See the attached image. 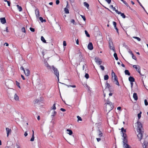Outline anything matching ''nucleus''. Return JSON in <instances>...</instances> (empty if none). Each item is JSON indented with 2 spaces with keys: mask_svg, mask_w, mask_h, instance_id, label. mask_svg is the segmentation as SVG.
<instances>
[{
  "mask_svg": "<svg viewBox=\"0 0 148 148\" xmlns=\"http://www.w3.org/2000/svg\"><path fill=\"white\" fill-rule=\"evenodd\" d=\"M141 114L142 112L140 111V113L138 114V120L137 122V131L139 133L138 134L137 137L138 138L140 139V141L143 138V125L139 121V119L141 117Z\"/></svg>",
  "mask_w": 148,
  "mask_h": 148,
  "instance_id": "nucleus-1",
  "label": "nucleus"
},
{
  "mask_svg": "<svg viewBox=\"0 0 148 148\" xmlns=\"http://www.w3.org/2000/svg\"><path fill=\"white\" fill-rule=\"evenodd\" d=\"M52 70L53 71L54 74L58 78V81H59V72L58 70V69L55 67L53 66L51 68V71H52Z\"/></svg>",
  "mask_w": 148,
  "mask_h": 148,
  "instance_id": "nucleus-2",
  "label": "nucleus"
},
{
  "mask_svg": "<svg viewBox=\"0 0 148 148\" xmlns=\"http://www.w3.org/2000/svg\"><path fill=\"white\" fill-rule=\"evenodd\" d=\"M148 136L144 138V142L142 144L143 148H147L148 147Z\"/></svg>",
  "mask_w": 148,
  "mask_h": 148,
  "instance_id": "nucleus-3",
  "label": "nucleus"
},
{
  "mask_svg": "<svg viewBox=\"0 0 148 148\" xmlns=\"http://www.w3.org/2000/svg\"><path fill=\"white\" fill-rule=\"evenodd\" d=\"M134 68L136 69V71L139 73L141 76H144V75L142 74L140 72V68L139 66L136 65H133V66Z\"/></svg>",
  "mask_w": 148,
  "mask_h": 148,
  "instance_id": "nucleus-4",
  "label": "nucleus"
},
{
  "mask_svg": "<svg viewBox=\"0 0 148 148\" xmlns=\"http://www.w3.org/2000/svg\"><path fill=\"white\" fill-rule=\"evenodd\" d=\"M79 62H85L86 61L85 58L82 55V53L79 52Z\"/></svg>",
  "mask_w": 148,
  "mask_h": 148,
  "instance_id": "nucleus-5",
  "label": "nucleus"
},
{
  "mask_svg": "<svg viewBox=\"0 0 148 148\" xmlns=\"http://www.w3.org/2000/svg\"><path fill=\"white\" fill-rule=\"evenodd\" d=\"M123 147L124 148H131V147L127 144V140L123 141Z\"/></svg>",
  "mask_w": 148,
  "mask_h": 148,
  "instance_id": "nucleus-6",
  "label": "nucleus"
},
{
  "mask_svg": "<svg viewBox=\"0 0 148 148\" xmlns=\"http://www.w3.org/2000/svg\"><path fill=\"white\" fill-rule=\"evenodd\" d=\"M106 103L107 104L109 105L110 107V110L109 111V112L110 111V110H112L114 108V106L113 104H112V103L109 101L108 100H107Z\"/></svg>",
  "mask_w": 148,
  "mask_h": 148,
  "instance_id": "nucleus-7",
  "label": "nucleus"
},
{
  "mask_svg": "<svg viewBox=\"0 0 148 148\" xmlns=\"http://www.w3.org/2000/svg\"><path fill=\"white\" fill-rule=\"evenodd\" d=\"M95 60L96 63L98 65L101 64L102 62L101 59L98 57H95Z\"/></svg>",
  "mask_w": 148,
  "mask_h": 148,
  "instance_id": "nucleus-8",
  "label": "nucleus"
},
{
  "mask_svg": "<svg viewBox=\"0 0 148 148\" xmlns=\"http://www.w3.org/2000/svg\"><path fill=\"white\" fill-rule=\"evenodd\" d=\"M88 49L90 50H92L93 48L92 44V42H90L88 45Z\"/></svg>",
  "mask_w": 148,
  "mask_h": 148,
  "instance_id": "nucleus-9",
  "label": "nucleus"
},
{
  "mask_svg": "<svg viewBox=\"0 0 148 148\" xmlns=\"http://www.w3.org/2000/svg\"><path fill=\"white\" fill-rule=\"evenodd\" d=\"M6 130L7 132V136L8 137L9 136V134L10 133H11V130L10 129H9L8 127H6Z\"/></svg>",
  "mask_w": 148,
  "mask_h": 148,
  "instance_id": "nucleus-10",
  "label": "nucleus"
},
{
  "mask_svg": "<svg viewBox=\"0 0 148 148\" xmlns=\"http://www.w3.org/2000/svg\"><path fill=\"white\" fill-rule=\"evenodd\" d=\"M25 75L27 76H29L30 75V71L28 69H26L25 71V72H24Z\"/></svg>",
  "mask_w": 148,
  "mask_h": 148,
  "instance_id": "nucleus-11",
  "label": "nucleus"
},
{
  "mask_svg": "<svg viewBox=\"0 0 148 148\" xmlns=\"http://www.w3.org/2000/svg\"><path fill=\"white\" fill-rule=\"evenodd\" d=\"M35 13L36 18H39L40 16L39 12L38 9H36L35 10Z\"/></svg>",
  "mask_w": 148,
  "mask_h": 148,
  "instance_id": "nucleus-12",
  "label": "nucleus"
},
{
  "mask_svg": "<svg viewBox=\"0 0 148 148\" xmlns=\"http://www.w3.org/2000/svg\"><path fill=\"white\" fill-rule=\"evenodd\" d=\"M0 20L1 23L3 24H4L6 23V20L5 17L0 18Z\"/></svg>",
  "mask_w": 148,
  "mask_h": 148,
  "instance_id": "nucleus-13",
  "label": "nucleus"
},
{
  "mask_svg": "<svg viewBox=\"0 0 148 148\" xmlns=\"http://www.w3.org/2000/svg\"><path fill=\"white\" fill-rule=\"evenodd\" d=\"M45 66L47 67V69L51 70L52 67L49 65L47 62H45Z\"/></svg>",
  "mask_w": 148,
  "mask_h": 148,
  "instance_id": "nucleus-14",
  "label": "nucleus"
},
{
  "mask_svg": "<svg viewBox=\"0 0 148 148\" xmlns=\"http://www.w3.org/2000/svg\"><path fill=\"white\" fill-rule=\"evenodd\" d=\"M122 133V137H123L122 140H123V142L124 141V140H125V141H126V140H127V139L126 138V137L127 136L126 134L125 133Z\"/></svg>",
  "mask_w": 148,
  "mask_h": 148,
  "instance_id": "nucleus-15",
  "label": "nucleus"
},
{
  "mask_svg": "<svg viewBox=\"0 0 148 148\" xmlns=\"http://www.w3.org/2000/svg\"><path fill=\"white\" fill-rule=\"evenodd\" d=\"M128 79L130 82H134L135 81V79L132 76H130L128 78Z\"/></svg>",
  "mask_w": 148,
  "mask_h": 148,
  "instance_id": "nucleus-16",
  "label": "nucleus"
},
{
  "mask_svg": "<svg viewBox=\"0 0 148 148\" xmlns=\"http://www.w3.org/2000/svg\"><path fill=\"white\" fill-rule=\"evenodd\" d=\"M133 97L134 100L136 101L138 99L137 95L136 93H134L133 95Z\"/></svg>",
  "mask_w": 148,
  "mask_h": 148,
  "instance_id": "nucleus-17",
  "label": "nucleus"
},
{
  "mask_svg": "<svg viewBox=\"0 0 148 148\" xmlns=\"http://www.w3.org/2000/svg\"><path fill=\"white\" fill-rule=\"evenodd\" d=\"M98 136L99 137H101L103 135V134L101 132V131L99 129L98 130Z\"/></svg>",
  "mask_w": 148,
  "mask_h": 148,
  "instance_id": "nucleus-18",
  "label": "nucleus"
},
{
  "mask_svg": "<svg viewBox=\"0 0 148 148\" xmlns=\"http://www.w3.org/2000/svg\"><path fill=\"white\" fill-rule=\"evenodd\" d=\"M113 73H114V81H115L118 80V77H117V76H116V75L115 74V73L112 70V75H113Z\"/></svg>",
  "mask_w": 148,
  "mask_h": 148,
  "instance_id": "nucleus-19",
  "label": "nucleus"
},
{
  "mask_svg": "<svg viewBox=\"0 0 148 148\" xmlns=\"http://www.w3.org/2000/svg\"><path fill=\"white\" fill-rule=\"evenodd\" d=\"M137 1L138 2V3L143 8V10H144V11H145V12L147 13V14H148V13H147V11H146V10H145V8H144L143 7V6L142 5V4L140 2V1H139V0H137Z\"/></svg>",
  "mask_w": 148,
  "mask_h": 148,
  "instance_id": "nucleus-20",
  "label": "nucleus"
},
{
  "mask_svg": "<svg viewBox=\"0 0 148 148\" xmlns=\"http://www.w3.org/2000/svg\"><path fill=\"white\" fill-rule=\"evenodd\" d=\"M110 87V84L107 82L106 83L105 88L109 89Z\"/></svg>",
  "mask_w": 148,
  "mask_h": 148,
  "instance_id": "nucleus-21",
  "label": "nucleus"
},
{
  "mask_svg": "<svg viewBox=\"0 0 148 148\" xmlns=\"http://www.w3.org/2000/svg\"><path fill=\"white\" fill-rule=\"evenodd\" d=\"M16 6L19 12H21L22 10V8L21 6H19L18 5H16Z\"/></svg>",
  "mask_w": 148,
  "mask_h": 148,
  "instance_id": "nucleus-22",
  "label": "nucleus"
},
{
  "mask_svg": "<svg viewBox=\"0 0 148 148\" xmlns=\"http://www.w3.org/2000/svg\"><path fill=\"white\" fill-rule=\"evenodd\" d=\"M125 73L126 75H130V73L129 71L127 70H125Z\"/></svg>",
  "mask_w": 148,
  "mask_h": 148,
  "instance_id": "nucleus-23",
  "label": "nucleus"
},
{
  "mask_svg": "<svg viewBox=\"0 0 148 148\" xmlns=\"http://www.w3.org/2000/svg\"><path fill=\"white\" fill-rule=\"evenodd\" d=\"M84 4L85 6L88 9L89 7V4L86 2H84Z\"/></svg>",
  "mask_w": 148,
  "mask_h": 148,
  "instance_id": "nucleus-24",
  "label": "nucleus"
},
{
  "mask_svg": "<svg viewBox=\"0 0 148 148\" xmlns=\"http://www.w3.org/2000/svg\"><path fill=\"white\" fill-rule=\"evenodd\" d=\"M66 131L67 132H69L68 133L70 135H71L72 134H73V132L71 130H70V129H67L66 130Z\"/></svg>",
  "mask_w": 148,
  "mask_h": 148,
  "instance_id": "nucleus-25",
  "label": "nucleus"
},
{
  "mask_svg": "<svg viewBox=\"0 0 148 148\" xmlns=\"http://www.w3.org/2000/svg\"><path fill=\"white\" fill-rule=\"evenodd\" d=\"M14 99L15 100L17 101L19 99V97L16 94H15L14 95Z\"/></svg>",
  "mask_w": 148,
  "mask_h": 148,
  "instance_id": "nucleus-26",
  "label": "nucleus"
},
{
  "mask_svg": "<svg viewBox=\"0 0 148 148\" xmlns=\"http://www.w3.org/2000/svg\"><path fill=\"white\" fill-rule=\"evenodd\" d=\"M109 46L110 48V49H111L114 52H115V48L114 47H112V48H111V47H112L111 44H110V42H109Z\"/></svg>",
  "mask_w": 148,
  "mask_h": 148,
  "instance_id": "nucleus-27",
  "label": "nucleus"
},
{
  "mask_svg": "<svg viewBox=\"0 0 148 148\" xmlns=\"http://www.w3.org/2000/svg\"><path fill=\"white\" fill-rule=\"evenodd\" d=\"M64 11L65 13L66 14H69V10L67 8H64Z\"/></svg>",
  "mask_w": 148,
  "mask_h": 148,
  "instance_id": "nucleus-28",
  "label": "nucleus"
},
{
  "mask_svg": "<svg viewBox=\"0 0 148 148\" xmlns=\"http://www.w3.org/2000/svg\"><path fill=\"white\" fill-rule=\"evenodd\" d=\"M114 56L116 60H118V58L117 57V53L115 52L114 54Z\"/></svg>",
  "mask_w": 148,
  "mask_h": 148,
  "instance_id": "nucleus-29",
  "label": "nucleus"
},
{
  "mask_svg": "<svg viewBox=\"0 0 148 148\" xmlns=\"http://www.w3.org/2000/svg\"><path fill=\"white\" fill-rule=\"evenodd\" d=\"M39 19L41 21L42 23H43V22H46V20L45 19L44 20L43 18L41 17H39Z\"/></svg>",
  "mask_w": 148,
  "mask_h": 148,
  "instance_id": "nucleus-30",
  "label": "nucleus"
},
{
  "mask_svg": "<svg viewBox=\"0 0 148 148\" xmlns=\"http://www.w3.org/2000/svg\"><path fill=\"white\" fill-rule=\"evenodd\" d=\"M109 79V76L108 75H104V80H107Z\"/></svg>",
  "mask_w": 148,
  "mask_h": 148,
  "instance_id": "nucleus-31",
  "label": "nucleus"
},
{
  "mask_svg": "<svg viewBox=\"0 0 148 148\" xmlns=\"http://www.w3.org/2000/svg\"><path fill=\"white\" fill-rule=\"evenodd\" d=\"M41 41L44 43H46V41L45 40V38H44V37L42 36L41 37Z\"/></svg>",
  "mask_w": 148,
  "mask_h": 148,
  "instance_id": "nucleus-32",
  "label": "nucleus"
},
{
  "mask_svg": "<svg viewBox=\"0 0 148 148\" xmlns=\"http://www.w3.org/2000/svg\"><path fill=\"white\" fill-rule=\"evenodd\" d=\"M34 140V134H32V137L30 139V141H33Z\"/></svg>",
  "mask_w": 148,
  "mask_h": 148,
  "instance_id": "nucleus-33",
  "label": "nucleus"
},
{
  "mask_svg": "<svg viewBox=\"0 0 148 148\" xmlns=\"http://www.w3.org/2000/svg\"><path fill=\"white\" fill-rule=\"evenodd\" d=\"M121 132L122 133H124L126 132V130L125 129H124L123 127H122L121 129Z\"/></svg>",
  "mask_w": 148,
  "mask_h": 148,
  "instance_id": "nucleus-34",
  "label": "nucleus"
},
{
  "mask_svg": "<svg viewBox=\"0 0 148 148\" xmlns=\"http://www.w3.org/2000/svg\"><path fill=\"white\" fill-rule=\"evenodd\" d=\"M123 47H125V48L127 50H128V49H129L128 46H127V45H126L125 43H124L123 44Z\"/></svg>",
  "mask_w": 148,
  "mask_h": 148,
  "instance_id": "nucleus-35",
  "label": "nucleus"
},
{
  "mask_svg": "<svg viewBox=\"0 0 148 148\" xmlns=\"http://www.w3.org/2000/svg\"><path fill=\"white\" fill-rule=\"evenodd\" d=\"M85 33L87 37H90L89 34L88 33V32L86 30H85Z\"/></svg>",
  "mask_w": 148,
  "mask_h": 148,
  "instance_id": "nucleus-36",
  "label": "nucleus"
},
{
  "mask_svg": "<svg viewBox=\"0 0 148 148\" xmlns=\"http://www.w3.org/2000/svg\"><path fill=\"white\" fill-rule=\"evenodd\" d=\"M56 103H54L52 107L51 108L52 109H53L54 110H56Z\"/></svg>",
  "mask_w": 148,
  "mask_h": 148,
  "instance_id": "nucleus-37",
  "label": "nucleus"
},
{
  "mask_svg": "<svg viewBox=\"0 0 148 148\" xmlns=\"http://www.w3.org/2000/svg\"><path fill=\"white\" fill-rule=\"evenodd\" d=\"M16 82L17 86L19 88H21V87L20 86V83L17 81H16Z\"/></svg>",
  "mask_w": 148,
  "mask_h": 148,
  "instance_id": "nucleus-38",
  "label": "nucleus"
},
{
  "mask_svg": "<svg viewBox=\"0 0 148 148\" xmlns=\"http://www.w3.org/2000/svg\"><path fill=\"white\" fill-rule=\"evenodd\" d=\"M133 38L136 39L139 41L141 40L140 38L138 37H133Z\"/></svg>",
  "mask_w": 148,
  "mask_h": 148,
  "instance_id": "nucleus-39",
  "label": "nucleus"
},
{
  "mask_svg": "<svg viewBox=\"0 0 148 148\" xmlns=\"http://www.w3.org/2000/svg\"><path fill=\"white\" fill-rule=\"evenodd\" d=\"M77 121H82V118L79 116H77Z\"/></svg>",
  "mask_w": 148,
  "mask_h": 148,
  "instance_id": "nucleus-40",
  "label": "nucleus"
},
{
  "mask_svg": "<svg viewBox=\"0 0 148 148\" xmlns=\"http://www.w3.org/2000/svg\"><path fill=\"white\" fill-rule=\"evenodd\" d=\"M85 77L86 79H88L89 77V75L87 73H86L85 75Z\"/></svg>",
  "mask_w": 148,
  "mask_h": 148,
  "instance_id": "nucleus-41",
  "label": "nucleus"
},
{
  "mask_svg": "<svg viewBox=\"0 0 148 148\" xmlns=\"http://www.w3.org/2000/svg\"><path fill=\"white\" fill-rule=\"evenodd\" d=\"M21 31L25 33V32H26L25 29L24 27H22L21 28Z\"/></svg>",
  "mask_w": 148,
  "mask_h": 148,
  "instance_id": "nucleus-42",
  "label": "nucleus"
},
{
  "mask_svg": "<svg viewBox=\"0 0 148 148\" xmlns=\"http://www.w3.org/2000/svg\"><path fill=\"white\" fill-rule=\"evenodd\" d=\"M113 25L114 26V28H116V23L115 21H113Z\"/></svg>",
  "mask_w": 148,
  "mask_h": 148,
  "instance_id": "nucleus-43",
  "label": "nucleus"
},
{
  "mask_svg": "<svg viewBox=\"0 0 148 148\" xmlns=\"http://www.w3.org/2000/svg\"><path fill=\"white\" fill-rule=\"evenodd\" d=\"M144 102L145 105L146 106H147L148 105V102H147V99H145L144 100Z\"/></svg>",
  "mask_w": 148,
  "mask_h": 148,
  "instance_id": "nucleus-44",
  "label": "nucleus"
},
{
  "mask_svg": "<svg viewBox=\"0 0 148 148\" xmlns=\"http://www.w3.org/2000/svg\"><path fill=\"white\" fill-rule=\"evenodd\" d=\"M121 16L123 18H125L126 17V16L125 15V14L123 13H122L121 14Z\"/></svg>",
  "mask_w": 148,
  "mask_h": 148,
  "instance_id": "nucleus-45",
  "label": "nucleus"
},
{
  "mask_svg": "<svg viewBox=\"0 0 148 148\" xmlns=\"http://www.w3.org/2000/svg\"><path fill=\"white\" fill-rule=\"evenodd\" d=\"M80 16H81L82 18L83 19V20H84V21H85L86 20V18L84 16L80 15Z\"/></svg>",
  "mask_w": 148,
  "mask_h": 148,
  "instance_id": "nucleus-46",
  "label": "nucleus"
},
{
  "mask_svg": "<svg viewBox=\"0 0 148 148\" xmlns=\"http://www.w3.org/2000/svg\"><path fill=\"white\" fill-rule=\"evenodd\" d=\"M114 82H115V84L117 85L118 86H119V82H118V80H117L116 81H114Z\"/></svg>",
  "mask_w": 148,
  "mask_h": 148,
  "instance_id": "nucleus-47",
  "label": "nucleus"
},
{
  "mask_svg": "<svg viewBox=\"0 0 148 148\" xmlns=\"http://www.w3.org/2000/svg\"><path fill=\"white\" fill-rule=\"evenodd\" d=\"M29 29L32 32H34L35 31V29L33 28L30 27L29 28Z\"/></svg>",
  "mask_w": 148,
  "mask_h": 148,
  "instance_id": "nucleus-48",
  "label": "nucleus"
},
{
  "mask_svg": "<svg viewBox=\"0 0 148 148\" xmlns=\"http://www.w3.org/2000/svg\"><path fill=\"white\" fill-rule=\"evenodd\" d=\"M100 67L102 71H103L104 70L105 68L103 66L101 65L100 66Z\"/></svg>",
  "mask_w": 148,
  "mask_h": 148,
  "instance_id": "nucleus-49",
  "label": "nucleus"
},
{
  "mask_svg": "<svg viewBox=\"0 0 148 148\" xmlns=\"http://www.w3.org/2000/svg\"><path fill=\"white\" fill-rule=\"evenodd\" d=\"M56 112L55 111H54L53 113V114L51 115V116H54L56 114Z\"/></svg>",
  "mask_w": 148,
  "mask_h": 148,
  "instance_id": "nucleus-50",
  "label": "nucleus"
},
{
  "mask_svg": "<svg viewBox=\"0 0 148 148\" xmlns=\"http://www.w3.org/2000/svg\"><path fill=\"white\" fill-rule=\"evenodd\" d=\"M122 2L124 4H125L127 7H128L129 6L128 4H127V3L124 0Z\"/></svg>",
  "mask_w": 148,
  "mask_h": 148,
  "instance_id": "nucleus-51",
  "label": "nucleus"
},
{
  "mask_svg": "<svg viewBox=\"0 0 148 148\" xmlns=\"http://www.w3.org/2000/svg\"><path fill=\"white\" fill-rule=\"evenodd\" d=\"M20 69L21 70H23V71L24 72H25V70L24 69V68L23 66H21L20 67Z\"/></svg>",
  "mask_w": 148,
  "mask_h": 148,
  "instance_id": "nucleus-52",
  "label": "nucleus"
},
{
  "mask_svg": "<svg viewBox=\"0 0 148 148\" xmlns=\"http://www.w3.org/2000/svg\"><path fill=\"white\" fill-rule=\"evenodd\" d=\"M105 0L109 4H110L111 3V0Z\"/></svg>",
  "mask_w": 148,
  "mask_h": 148,
  "instance_id": "nucleus-53",
  "label": "nucleus"
},
{
  "mask_svg": "<svg viewBox=\"0 0 148 148\" xmlns=\"http://www.w3.org/2000/svg\"><path fill=\"white\" fill-rule=\"evenodd\" d=\"M63 45L64 46H66V43L65 41L63 42Z\"/></svg>",
  "mask_w": 148,
  "mask_h": 148,
  "instance_id": "nucleus-54",
  "label": "nucleus"
},
{
  "mask_svg": "<svg viewBox=\"0 0 148 148\" xmlns=\"http://www.w3.org/2000/svg\"><path fill=\"white\" fill-rule=\"evenodd\" d=\"M116 12L118 14H121L122 13L121 12L119 11L118 10L116 11Z\"/></svg>",
  "mask_w": 148,
  "mask_h": 148,
  "instance_id": "nucleus-55",
  "label": "nucleus"
},
{
  "mask_svg": "<svg viewBox=\"0 0 148 148\" xmlns=\"http://www.w3.org/2000/svg\"><path fill=\"white\" fill-rule=\"evenodd\" d=\"M132 58L133 59H134V60H136V56H135L134 55H133V56H132Z\"/></svg>",
  "mask_w": 148,
  "mask_h": 148,
  "instance_id": "nucleus-56",
  "label": "nucleus"
},
{
  "mask_svg": "<svg viewBox=\"0 0 148 148\" xmlns=\"http://www.w3.org/2000/svg\"><path fill=\"white\" fill-rule=\"evenodd\" d=\"M127 50H128V52L129 53H130V54H131L132 53V51H131L129 49Z\"/></svg>",
  "mask_w": 148,
  "mask_h": 148,
  "instance_id": "nucleus-57",
  "label": "nucleus"
},
{
  "mask_svg": "<svg viewBox=\"0 0 148 148\" xmlns=\"http://www.w3.org/2000/svg\"><path fill=\"white\" fill-rule=\"evenodd\" d=\"M40 101L39 100L36 99L35 100V103H37L39 102Z\"/></svg>",
  "mask_w": 148,
  "mask_h": 148,
  "instance_id": "nucleus-58",
  "label": "nucleus"
},
{
  "mask_svg": "<svg viewBox=\"0 0 148 148\" xmlns=\"http://www.w3.org/2000/svg\"><path fill=\"white\" fill-rule=\"evenodd\" d=\"M66 2H67V5H66V8H68L69 7V5L68 2L67 1Z\"/></svg>",
  "mask_w": 148,
  "mask_h": 148,
  "instance_id": "nucleus-59",
  "label": "nucleus"
},
{
  "mask_svg": "<svg viewBox=\"0 0 148 148\" xmlns=\"http://www.w3.org/2000/svg\"><path fill=\"white\" fill-rule=\"evenodd\" d=\"M60 3V1L59 0H57L56 1V3L57 5L58 4Z\"/></svg>",
  "mask_w": 148,
  "mask_h": 148,
  "instance_id": "nucleus-60",
  "label": "nucleus"
},
{
  "mask_svg": "<svg viewBox=\"0 0 148 148\" xmlns=\"http://www.w3.org/2000/svg\"><path fill=\"white\" fill-rule=\"evenodd\" d=\"M7 3H8V5L9 6H10V1H8L7 2Z\"/></svg>",
  "mask_w": 148,
  "mask_h": 148,
  "instance_id": "nucleus-61",
  "label": "nucleus"
},
{
  "mask_svg": "<svg viewBox=\"0 0 148 148\" xmlns=\"http://www.w3.org/2000/svg\"><path fill=\"white\" fill-rule=\"evenodd\" d=\"M60 110L63 112H64V111H66V110L65 109H64L63 108H61L60 109Z\"/></svg>",
  "mask_w": 148,
  "mask_h": 148,
  "instance_id": "nucleus-62",
  "label": "nucleus"
},
{
  "mask_svg": "<svg viewBox=\"0 0 148 148\" xmlns=\"http://www.w3.org/2000/svg\"><path fill=\"white\" fill-rule=\"evenodd\" d=\"M28 135V134L27 133V132H25L24 134V136L26 137Z\"/></svg>",
  "mask_w": 148,
  "mask_h": 148,
  "instance_id": "nucleus-63",
  "label": "nucleus"
},
{
  "mask_svg": "<svg viewBox=\"0 0 148 148\" xmlns=\"http://www.w3.org/2000/svg\"><path fill=\"white\" fill-rule=\"evenodd\" d=\"M96 139L97 142H99L101 140L100 138H97Z\"/></svg>",
  "mask_w": 148,
  "mask_h": 148,
  "instance_id": "nucleus-64",
  "label": "nucleus"
}]
</instances>
